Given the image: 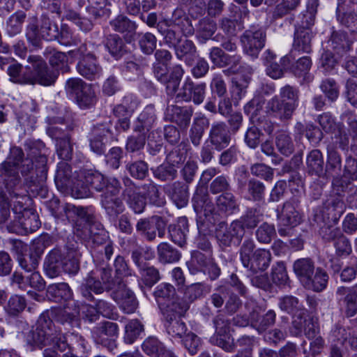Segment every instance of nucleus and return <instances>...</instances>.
<instances>
[{"mask_svg": "<svg viewBox=\"0 0 357 357\" xmlns=\"http://www.w3.org/2000/svg\"><path fill=\"white\" fill-rule=\"evenodd\" d=\"M26 157L23 150L12 147L6 160L1 165L3 174L11 176L14 184L20 181V174L29 185H38L47 178V149L41 140L27 139L24 144Z\"/></svg>", "mask_w": 357, "mask_h": 357, "instance_id": "nucleus-1", "label": "nucleus"}, {"mask_svg": "<svg viewBox=\"0 0 357 357\" xmlns=\"http://www.w3.org/2000/svg\"><path fill=\"white\" fill-rule=\"evenodd\" d=\"M79 243L74 237H68L63 248H55L49 252L43 264L45 275L50 278L67 273L75 274L79 268L81 257Z\"/></svg>", "mask_w": 357, "mask_h": 357, "instance_id": "nucleus-2", "label": "nucleus"}, {"mask_svg": "<svg viewBox=\"0 0 357 357\" xmlns=\"http://www.w3.org/2000/svg\"><path fill=\"white\" fill-rule=\"evenodd\" d=\"M120 188L121 183L116 178H107L98 172L85 170L78 174L72 187V195L77 199H82L91 196V189L97 192L113 190L115 192Z\"/></svg>", "mask_w": 357, "mask_h": 357, "instance_id": "nucleus-3", "label": "nucleus"}, {"mask_svg": "<svg viewBox=\"0 0 357 357\" xmlns=\"http://www.w3.org/2000/svg\"><path fill=\"white\" fill-rule=\"evenodd\" d=\"M60 335L50 319L48 312L40 314L34 326L26 333L25 342L31 350L42 349L44 347L52 344L55 348V342Z\"/></svg>", "mask_w": 357, "mask_h": 357, "instance_id": "nucleus-4", "label": "nucleus"}, {"mask_svg": "<svg viewBox=\"0 0 357 357\" xmlns=\"http://www.w3.org/2000/svg\"><path fill=\"white\" fill-rule=\"evenodd\" d=\"M75 125L70 121L59 116L50 119V126L47 130L48 135L56 141V150L58 156L64 160H70L73 153V144L70 132Z\"/></svg>", "mask_w": 357, "mask_h": 357, "instance_id": "nucleus-5", "label": "nucleus"}, {"mask_svg": "<svg viewBox=\"0 0 357 357\" xmlns=\"http://www.w3.org/2000/svg\"><path fill=\"white\" fill-rule=\"evenodd\" d=\"M96 47L93 43L88 45L84 43L79 47L68 52L70 56L79 59L76 66L77 73L90 81L98 79L102 75V68L93 51Z\"/></svg>", "mask_w": 357, "mask_h": 357, "instance_id": "nucleus-6", "label": "nucleus"}, {"mask_svg": "<svg viewBox=\"0 0 357 357\" xmlns=\"http://www.w3.org/2000/svg\"><path fill=\"white\" fill-rule=\"evenodd\" d=\"M115 281L112 277V269L107 266H97L91 271L79 287L82 296L87 301H95L92 293L100 294L114 287Z\"/></svg>", "mask_w": 357, "mask_h": 357, "instance_id": "nucleus-7", "label": "nucleus"}, {"mask_svg": "<svg viewBox=\"0 0 357 357\" xmlns=\"http://www.w3.org/2000/svg\"><path fill=\"white\" fill-rule=\"evenodd\" d=\"M180 13L178 10L175 11L172 27L161 22L157 25L158 32L163 36L165 43L169 47H174L181 43V35L178 30L185 36H192L195 32L190 20L185 15L181 16Z\"/></svg>", "mask_w": 357, "mask_h": 357, "instance_id": "nucleus-8", "label": "nucleus"}, {"mask_svg": "<svg viewBox=\"0 0 357 357\" xmlns=\"http://www.w3.org/2000/svg\"><path fill=\"white\" fill-rule=\"evenodd\" d=\"M300 202L299 197L294 196L283 204L281 211L278 209V233L281 236L290 235L291 228L302 222Z\"/></svg>", "mask_w": 357, "mask_h": 357, "instance_id": "nucleus-9", "label": "nucleus"}, {"mask_svg": "<svg viewBox=\"0 0 357 357\" xmlns=\"http://www.w3.org/2000/svg\"><path fill=\"white\" fill-rule=\"evenodd\" d=\"M175 288L169 283H161L156 287L154 296L162 314L170 310H188L189 303L185 298H175Z\"/></svg>", "mask_w": 357, "mask_h": 357, "instance_id": "nucleus-10", "label": "nucleus"}, {"mask_svg": "<svg viewBox=\"0 0 357 357\" xmlns=\"http://www.w3.org/2000/svg\"><path fill=\"white\" fill-rule=\"evenodd\" d=\"M245 235V231L239 222L232 221L230 225L220 222L215 229V238L222 248L238 245Z\"/></svg>", "mask_w": 357, "mask_h": 357, "instance_id": "nucleus-11", "label": "nucleus"}, {"mask_svg": "<svg viewBox=\"0 0 357 357\" xmlns=\"http://www.w3.org/2000/svg\"><path fill=\"white\" fill-rule=\"evenodd\" d=\"M166 222L158 215L150 218H141L136 224V231L146 241H153L157 236L163 238L165 235Z\"/></svg>", "mask_w": 357, "mask_h": 357, "instance_id": "nucleus-12", "label": "nucleus"}, {"mask_svg": "<svg viewBox=\"0 0 357 357\" xmlns=\"http://www.w3.org/2000/svg\"><path fill=\"white\" fill-rule=\"evenodd\" d=\"M3 176L5 187L9 195L8 202L10 206L13 205V211L15 213L23 215L25 214V211L32 209L29 207L31 199L28 195L20 192L22 191V189L19 188L20 180L17 183L14 184L11 176L5 174Z\"/></svg>", "mask_w": 357, "mask_h": 357, "instance_id": "nucleus-13", "label": "nucleus"}, {"mask_svg": "<svg viewBox=\"0 0 357 357\" xmlns=\"http://www.w3.org/2000/svg\"><path fill=\"white\" fill-rule=\"evenodd\" d=\"M28 61L33 64V84L38 83L43 86L54 84L59 76V71L49 68L39 56H29Z\"/></svg>", "mask_w": 357, "mask_h": 357, "instance_id": "nucleus-14", "label": "nucleus"}, {"mask_svg": "<svg viewBox=\"0 0 357 357\" xmlns=\"http://www.w3.org/2000/svg\"><path fill=\"white\" fill-rule=\"evenodd\" d=\"M206 84L205 82L195 84L190 77L185 78L182 87L176 95L177 101L190 102L196 105L203 102L206 95Z\"/></svg>", "mask_w": 357, "mask_h": 357, "instance_id": "nucleus-15", "label": "nucleus"}, {"mask_svg": "<svg viewBox=\"0 0 357 357\" xmlns=\"http://www.w3.org/2000/svg\"><path fill=\"white\" fill-rule=\"evenodd\" d=\"M208 57L213 66L220 68L229 67L228 69L224 70V72L232 73L237 71V67L241 64L242 59L240 54H227L219 47L211 48Z\"/></svg>", "mask_w": 357, "mask_h": 357, "instance_id": "nucleus-16", "label": "nucleus"}, {"mask_svg": "<svg viewBox=\"0 0 357 357\" xmlns=\"http://www.w3.org/2000/svg\"><path fill=\"white\" fill-rule=\"evenodd\" d=\"M244 52L253 57H257L266 43V33L261 29L246 30L241 37Z\"/></svg>", "mask_w": 357, "mask_h": 357, "instance_id": "nucleus-17", "label": "nucleus"}, {"mask_svg": "<svg viewBox=\"0 0 357 357\" xmlns=\"http://www.w3.org/2000/svg\"><path fill=\"white\" fill-rule=\"evenodd\" d=\"M333 244L335 255L330 257L328 264L329 268L334 274H336L340 273L342 269L341 259H345L352 253V246L350 240L344 235L340 236Z\"/></svg>", "mask_w": 357, "mask_h": 357, "instance_id": "nucleus-18", "label": "nucleus"}, {"mask_svg": "<svg viewBox=\"0 0 357 357\" xmlns=\"http://www.w3.org/2000/svg\"><path fill=\"white\" fill-rule=\"evenodd\" d=\"M206 140L218 151L227 147L231 142V134L226 123L222 121L213 123Z\"/></svg>", "mask_w": 357, "mask_h": 357, "instance_id": "nucleus-19", "label": "nucleus"}, {"mask_svg": "<svg viewBox=\"0 0 357 357\" xmlns=\"http://www.w3.org/2000/svg\"><path fill=\"white\" fill-rule=\"evenodd\" d=\"M185 312L170 310L162 313L166 331L172 337L183 338L187 334L186 324L181 319Z\"/></svg>", "mask_w": 357, "mask_h": 357, "instance_id": "nucleus-20", "label": "nucleus"}, {"mask_svg": "<svg viewBox=\"0 0 357 357\" xmlns=\"http://www.w3.org/2000/svg\"><path fill=\"white\" fill-rule=\"evenodd\" d=\"M357 287H340L336 291L337 300L340 305L345 310L349 317L357 313Z\"/></svg>", "mask_w": 357, "mask_h": 357, "instance_id": "nucleus-21", "label": "nucleus"}, {"mask_svg": "<svg viewBox=\"0 0 357 357\" xmlns=\"http://www.w3.org/2000/svg\"><path fill=\"white\" fill-rule=\"evenodd\" d=\"M118 325L116 323L105 321L97 328L96 342L112 351L116 347V339L118 336Z\"/></svg>", "mask_w": 357, "mask_h": 357, "instance_id": "nucleus-22", "label": "nucleus"}, {"mask_svg": "<svg viewBox=\"0 0 357 357\" xmlns=\"http://www.w3.org/2000/svg\"><path fill=\"white\" fill-rule=\"evenodd\" d=\"M55 348L60 351H65L67 349L76 354L82 353L84 355L86 351V341L84 338L73 333L63 335L60 333L59 338L55 342Z\"/></svg>", "mask_w": 357, "mask_h": 357, "instance_id": "nucleus-23", "label": "nucleus"}, {"mask_svg": "<svg viewBox=\"0 0 357 357\" xmlns=\"http://www.w3.org/2000/svg\"><path fill=\"white\" fill-rule=\"evenodd\" d=\"M192 204L197 215L200 217L204 215L211 221L215 207L205 188H197L192 197Z\"/></svg>", "mask_w": 357, "mask_h": 357, "instance_id": "nucleus-24", "label": "nucleus"}, {"mask_svg": "<svg viewBox=\"0 0 357 357\" xmlns=\"http://www.w3.org/2000/svg\"><path fill=\"white\" fill-rule=\"evenodd\" d=\"M165 192L179 208L187 206L189 200L188 185L181 181H175L164 186Z\"/></svg>", "mask_w": 357, "mask_h": 357, "instance_id": "nucleus-25", "label": "nucleus"}, {"mask_svg": "<svg viewBox=\"0 0 357 357\" xmlns=\"http://www.w3.org/2000/svg\"><path fill=\"white\" fill-rule=\"evenodd\" d=\"M119 192V190L115 192L113 190H109L105 192L101 195L102 206L110 218H116L125 210L123 201L118 197Z\"/></svg>", "mask_w": 357, "mask_h": 357, "instance_id": "nucleus-26", "label": "nucleus"}, {"mask_svg": "<svg viewBox=\"0 0 357 357\" xmlns=\"http://www.w3.org/2000/svg\"><path fill=\"white\" fill-rule=\"evenodd\" d=\"M266 112L280 121H286L291 119L296 109L286 102L280 100L277 96L269 100L266 106Z\"/></svg>", "mask_w": 357, "mask_h": 357, "instance_id": "nucleus-27", "label": "nucleus"}, {"mask_svg": "<svg viewBox=\"0 0 357 357\" xmlns=\"http://www.w3.org/2000/svg\"><path fill=\"white\" fill-rule=\"evenodd\" d=\"M355 5H337L336 8V20L340 24L351 32H357V14Z\"/></svg>", "mask_w": 357, "mask_h": 357, "instance_id": "nucleus-28", "label": "nucleus"}, {"mask_svg": "<svg viewBox=\"0 0 357 357\" xmlns=\"http://www.w3.org/2000/svg\"><path fill=\"white\" fill-rule=\"evenodd\" d=\"M156 121L155 107L153 105H147L139 114L133 123V131L146 134L153 126Z\"/></svg>", "mask_w": 357, "mask_h": 357, "instance_id": "nucleus-29", "label": "nucleus"}, {"mask_svg": "<svg viewBox=\"0 0 357 357\" xmlns=\"http://www.w3.org/2000/svg\"><path fill=\"white\" fill-rule=\"evenodd\" d=\"M209 125V119L204 114H200L194 118L189 130V139L194 146L200 145L205 130L208 128Z\"/></svg>", "mask_w": 357, "mask_h": 357, "instance_id": "nucleus-30", "label": "nucleus"}, {"mask_svg": "<svg viewBox=\"0 0 357 357\" xmlns=\"http://www.w3.org/2000/svg\"><path fill=\"white\" fill-rule=\"evenodd\" d=\"M192 109L176 105L169 106L167 109V116L177 124L181 128H186L191 120Z\"/></svg>", "mask_w": 357, "mask_h": 357, "instance_id": "nucleus-31", "label": "nucleus"}, {"mask_svg": "<svg viewBox=\"0 0 357 357\" xmlns=\"http://www.w3.org/2000/svg\"><path fill=\"white\" fill-rule=\"evenodd\" d=\"M271 258V253L268 250L258 248L255 250L248 266L245 268L254 273L264 271L269 266Z\"/></svg>", "mask_w": 357, "mask_h": 357, "instance_id": "nucleus-32", "label": "nucleus"}, {"mask_svg": "<svg viewBox=\"0 0 357 357\" xmlns=\"http://www.w3.org/2000/svg\"><path fill=\"white\" fill-rule=\"evenodd\" d=\"M312 32L304 27L297 29L294 33L292 52L310 53L312 50Z\"/></svg>", "mask_w": 357, "mask_h": 357, "instance_id": "nucleus-33", "label": "nucleus"}, {"mask_svg": "<svg viewBox=\"0 0 357 357\" xmlns=\"http://www.w3.org/2000/svg\"><path fill=\"white\" fill-rule=\"evenodd\" d=\"M328 45L336 54L342 56L350 50L352 41L346 32L333 31L328 40Z\"/></svg>", "mask_w": 357, "mask_h": 357, "instance_id": "nucleus-34", "label": "nucleus"}, {"mask_svg": "<svg viewBox=\"0 0 357 357\" xmlns=\"http://www.w3.org/2000/svg\"><path fill=\"white\" fill-rule=\"evenodd\" d=\"M188 231V220L185 216L178 218L176 224L169 226L171 240L181 247L186 243Z\"/></svg>", "mask_w": 357, "mask_h": 357, "instance_id": "nucleus-35", "label": "nucleus"}, {"mask_svg": "<svg viewBox=\"0 0 357 357\" xmlns=\"http://www.w3.org/2000/svg\"><path fill=\"white\" fill-rule=\"evenodd\" d=\"M7 73L10 77V80L14 83L20 84L33 85V77L32 71L28 68H23L20 63H13L7 69Z\"/></svg>", "mask_w": 357, "mask_h": 357, "instance_id": "nucleus-36", "label": "nucleus"}, {"mask_svg": "<svg viewBox=\"0 0 357 357\" xmlns=\"http://www.w3.org/2000/svg\"><path fill=\"white\" fill-rule=\"evenodd\" d=\"M79 315V309L74 301H68L63 308H59L54 312L55 320L61 324L73 325L77 321Z\"/></svg>", "mask_w": 357, "mask_h": 357, "instance_id": "nucleus-37", "label": "nucleus"}, {"mask_svg": "<svg viewBox=\"0 0 357 357\" xmlns=\"http://www.w3.org/2000/svg\"><path fill=\"white\" fill-rule=\"evenodd\" d=\"M113 298L126 314L134 312L137 308V301L134 293L130 289H124L114 292Z\"/></svg>", "mask_w": 357, "mask_h": 357, "instance_id": "nucleus-38", "label": "nucleus"}, {"mask_svg": "<svg viewBox=\"0 0 357 357\" xmlns=\"http://www.w3.org/2000/svg\"><path fill=\"white\" fill-rule=\"evenodd\" d=\"M265 185L255 178H250L247 186L241 192L244 198L249 201L261 202L265 195Z\"/></svg>", "mask_w": 357, "mask_h": 357, "instance_id": "nucleus-39", "label": "nucleus"}, {"mask_svg": "<svg viewBox=\"0 0 357 357\" xmlns=\"http://www.w3.org/2000/svg\"><path fill=\"white\" fill-rule=\"evenodd\" d=\"M175 54L179 60H183L185 63L191 66L197 56V47L190 40H185L178 43L175 47Z\"/></svg>", "mask_w": 357, "mask_h": 357, "instance_id": "nucleus-40", "label": "nucleus"}, {"mask_svg": "<svg viewBox=\"0 0 357 357\" xmlns=\"http://www.w3.org/2000/svg\"><path fill=\"white\" fill-rule=\"evenodd\" d=\"M294 271L303 285L310 276L313 275L314 263L310 258H301L296 260L293 265Z\"/></svg>", "mask_w": 357, "mask_h": 357, "instance_id": "nucleus-41", "label": "nucleus"}, {"mask_svg": "<svg viewBox=\"0 0 357 357\" xmlns=\"http://www.w3.org/2000/svg\"><path fill=\"white\" fill-rule=\"evenodd\" d=\"M44 55L48 59L50 64L55 68V70H61L63 72H68L69 66L68 65V56L64 52L57 51L54 47H47Z\"/></svg>", "mask_w": 357, "mask_h": 357, "instance_id": "nucleus-42", "label": "nucleus"}, {"mask_svg": "<svg viewBox=\"0 0 357 357\" xmlns=\"http://www.w3.org/2000/svg\"><path fill=\"white\" fill-rule=\"evenodd\" d=\"M88 210V208L65 204L62 205V215H65L68 220L72 223H75L79 220H89L91 214L89 213Z\"/></svg>", "mask_w": 357, "mask_h": 357, "instance_id": "nucleus-43", "label": "nucleus"}, {"mask_svg": "<svg viewBox=\"0 0 357 357\" xmlns=\"http://www.w3.org/2000/svg\"><path fill=\"white\" fill-rule=\"evenodd\" d=\"M47 295L55 302H61L62 301H73L72 291L69 285L66 282L52 284L48 286L47 289Z\"/></svg>", "mask_w": 357, "mask_h": 357, "instance_id": "nucleus-44", "label": "nucleus"}, {"mask_svg": "<svg viewBox=\"0 0 357 357\" xmlns=\"http://www.w3.org/2000/svg\"><path fill=\"white\" fill-rule=\"evenodd\" d=\"M324 158L318 149L311 151L306 158V168L308 174L321 176L324 173Z\"/></svg>", "mask_w": 357, "mask_h": 357, "instance_id": "nucleus-45", "label": "nucleus"}, {"mask_svg": "<svg viewBox=\"0 0 357 357\" xmlns=\"http://www.w3.org/2000/svg\"><path fill=\"white\" fill-rule=\"evenodd\" d=\"M89 311L96 312V314L91 316L90 321L96 320L98 314H102L110 319H116L118 317L115 307L110 303L102 299L97 300L95 302V307H90Z\"/></svg>", "mask_w": 357, "mask_h": 357, "instance_id": "nucleus-46", "label": "nucleus"}, {"mask_svg": "<svg viewBox=\"0 0 357 357\" xmlns=\"http://www.w3.org/2000/svg\"><path fill=\"white\" fill-rule=\"evenodd\" d=\"M328 280V275L327 273L318 268L315 272H313V275L310 276L303 286L307 289L319 292L326 287Z\"/></svg>", "mask_w": 357, "mask_h": 357, "instance_id": "nucleus-47", "label": "nucleus"}, {"mask_svg": "<svg viewBox=\"0 0 357 357\" xmlns=\"http://www.w3.org/2000/svg\"><path fill=\"white\" fill-rule=\"evenodd\" d=\"M183 75L184 70L181 65H175L171 68L170 77L166 82L162 83L165 85L166 93L169 96L176 94Z\"/></svg>", "mask_w": 357, "mask_h": 357, "instance_id": "nucleus-48", "label": "nucleus"}, {"mask_svg": "<svg viewBox=\"0 0 357 357\" xmlns=\"http://www.w3.org/2000/svg\"><path fill=\"white\" fill-rule=\"evenodd\" d=\"M216 204L220 211L229 214H232L239 210L237 199L229 191L219 195L216 199Z\"/></svg>", "mask_w": 357, "mask_h": 357, "instance_id": "nucleus-49", "label": "nucleus"}, {"mask_svg": "<svg viewBox=\"0 0 357 357\" xmlns=\"http://www.w3.org/2000/svg\"><path fill=\"white\" fill-rule=\"evenodd\" d=\"M275 318L276 314L273 310H269L263 316H259L253 312L251 314L250 323L254 328L261 333L275 324Z\"/></svg>", "mask_w": 357, "mask_h": 357, "instance_id": "nucleus-50", "label": "nucleus"}, {"mask_svg": "<svg viewBox=\"0 0 357 357\" xmlns=\"http://www.w3.org/2000/svg\"><path fill=\"white\" fill-rule=\"evenodd\" d=\"M342 170V158L339 152L333 146L327 149L326 172L332 176H339Z\"/></svg>", "mask_w": 357, "mask_h": 357, "instance_id": "nucleus-51", "label": "nucleus"}, {"mask_svg": "<svg viewBox=\"0 0 357 357\" xmlns=\"http://www.w3.org/2000/svg\"><path fill=\"white\" fill-rule=\"evenodd\" d=\"M319 235L326 243H334L340 236L344 235L341 229L337 226V220L335 218L333 221L325 223L320 227Z\"/></svg>", "mask_w": 357, "mask_h": 357, "instance_id": "nucleus-52", "label": "nucleus"}, {"mask_svg": "<svg viewBox=\"0 0 357 357\" xmlns=\"http://www.w3.org/2000/svg\"><path fill=\"white\" fill-rule=\"evenodd\" d=\"M158 260L162 264H170L178 261L181 253L167 243H161L157 247Z\"/></svg>", "mask_w": 357, "mask_h": 357, "instance_id": "nucleus-53", "label": "nucleus"}, {"mask_svg": "<svg viewBox=\"0 0 357 357\" xmlns=\"http://www.w3.org/2000/svg\"><path fill=\"white\" fill-rule=\"evenodd\" d=\"M263 220V214L261 211L255 208H249L239 219L235 220L239 222L245 231V229H254Z\"/></svg>", "mask_w": 357, "mask_h": 357, "instance_id": "nucleus-54", "label": "nucleus"}, {"mask_svg": "<svg viewBox=\"0 0 357 357\" xmlns=\"http://www.w3.org/2000/svg\"><path fill=\"white\" fill-rule=\"evenodd\" d=\"M301 3V0H280L273 10V18L278 20L291 14L299 7Z\"/></svg>", "mask_w": 357, "mask_h": 357, "instance_id": "nucleus-55", "label": "nucleus"}, {"mask_svg": "<svg viewBox=\"0 0 357 357\" xmlns=\"http://www.w3.org/2000/svg\"><path fill=\"white\" fill-rule=\"evenodd\" d=\"M112 29L114 31L121 33H135L137 25L135 22L130 20L124 15H119L109 22Z\"/></svg>", "mask_w": 357, "mask_h": 357, "instance_id": "nucleus-56", "label": "nucleus"}, {"mask_svg": "<svg viewBox=\"0 0 357 357\" xmlns=\"http://www.w3.org/2000/svg\"><path fill=\"white\" fill-rule=\"evenodd\" d=\"M138 269L141 282L149 289L156 284L160 278L159 271L149 264L144 265Z\"/></svg>", "mask_w": 357, "mask_h": 357, "instance_id": "nucleus-57", "label": "nucleus"}, {"mask_svg": "<svg viewBox=\"0 0 357 357\" xmlns=\"http://www.w3.org/2000/svg\"><path fill=\"white\" fill-rule=\"evenodd\" d=\"M26 17V13L22 10H18L11 15L6 21V33L10 36H14L20 33Z\"/></svg>", "mask_w": 357, "mask_h": 357, "instance_id": "nucleus-58", "label": "nucleus"}, {"mask_svg": "<svg viewBox=\"0 0 357 357\" xmlns=\"http://www.w3.org/2000/svg\"><path fill=\"white\" fill-rule=\"evenodd\" d=\"M123 195L128 206L135 213H142L144 211L146 204L144 197L130 189L123 190Z\"/></svg>", "mask_w": 357, "mask_h": 357, "instance_id": "nucleus-59", "label": "nucleus"}, {"mask_svg": "<svg viewBox=\"0 0 357 357\" xmlns=\"http://www.w3.org/2000/svg\"><path fill=\"white\" fill-rule=\"evenodd\" d=\"M155 178L162 181L174 180L177 176V169L167 162L151 169Z\"/></svg>", "mask_w": 357, "mask_h": 357, "instance_id": "nucleus-60", "label": "nucleus"}, {"mask_svg": "<svg viewBox=\"0 0 357 357\" xmlns=\"http://www.w3.org/2000/svg\"><path fill=\"white\" fill-rule=\"evenodd\" d=\"M275 145L279 152L289 156L294 151V144L289 133L282 131L275 137Z\"/></svg>", "mask_w": 357, "mask_h": 357, "instance_id": "nucleus-61", "label": "nucleus"}, {"mask_svg": "<svg viewBox=\"0 0 357 357\" xmlns=\"http://www.w3.org/2000/svg\"><path fill=\"white\" fill-rule=\"evenodd\" d=\"M20 224L26 232H33L40 226L38 215L33 208L25 211V214L20 217Z\"/></svg>", "mask_w": 357, "mask_h": 357, "instance_id": "nucleus-62", "label": "nucleus"}, {"mask_svg": "<svg viewBox=\"0 0 357 357\" xmlns=\"http://www.w3.org/2000/svg\"><path fill=\"white\" fill-rule=\"evenodd\" d=\"M40 34L43 39L54 40L59 36L58 25L46 15L41 16Z\"/></svg>", "mask_w": 357, "mask_h": 357, "instance_id": "nucleus-63", "label": "nucleus"}, {"mask_svg": "<svg viewBox=\"0 0 357 357\" xmlns=\"http://www.w3.org/2000/svg\"><path fill=\"white\" fill-rule=\"evenodd\" d=\"M105 46L110 54L116 59L123 56L125 45L122 38L117 34H110L107 36Z\"/></svg>", "mask_w": 357, "mask_h": 357, "instance_id": "nucleus-64", "label": "nucleus"}]
</instances>
